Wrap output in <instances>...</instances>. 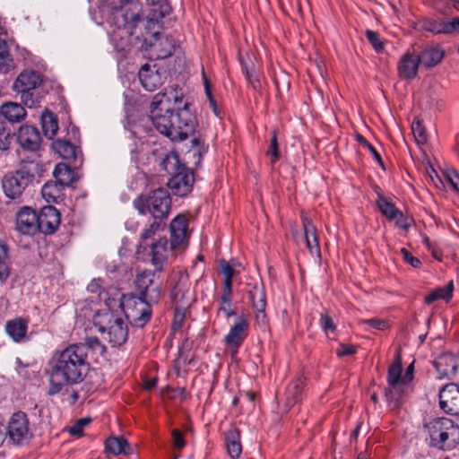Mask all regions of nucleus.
I'll return each instance as SVG.
<instances>
[{"label":"nucleus","mask_w":459,"mask_h":459,"mask_svg":"<svg viewBox=\"0 0 459 459\" xmlns=\"http://www.w3.org/2000/svg\"><path fill=\"white\" fill-rule=\"evenodd\" d=\"M182 93L172 87L156 94L150 105L149 118L154 127L172 141H183L195 133L197 121L188 103L183 108Z\"/></svg>","instance_id":"nucleus-1"},{"label":"nucleus","mask_w":459,"mask_h":459,"mask_svg":"<svg viewBox=\"0 0 459 459\" xmlns=\"http://www.w3.org/2000/svg\"><path fill=\"white\" fill-rule=\"evenodd\" d=\"M48 365V395L58 394L65 386L80 384L90 368V363L86 360L85 347L74 343L55 351Z\"/></svg>","instance_id":"nucleus-2"},{"label":"nucleus","mask_w":459,"mask_h":459,"mask_svg":"<svg viewBox=\"0 0 459 459\" xmlns=\"http://www.w3.org/2000/svg\"><path fill=\"white\" fill-rule=\"evenodd\" d=\"M103 8L109 13L108 24L117 29L146 28V16L139 0H103Z\"/></svg>","instance_id":"nucleus-3"},{"label":"nucleus","mask_w":459,"mask_h":459,"mask_svg":"<svg viewBox=\"0 0 459 459\" xmlns=\"http://www.w3.org/2000/svg\"><path fill=\"white\" fill-rule=\"evenodd\" d=\"M43 172V166L39 160H23L19 169L4 177L2 186L5 195L19 200L35 176H41Z\"/></svg>","instance_id":"nucleus-4"},{"label":"nucleus","mask_w":459,"mask_h":459,"mask_svg":"<svg viewBox=\"0 0 459 459\" xmlns=\"http://www.w3.org/2000/svg\"><path fill=\"white\" fill-rule=\"evenodd\" d=\"M429 437V446L442 451H450L459 443V427L448 418H436L424 424Z\"/></svg>","instance_id":"nucleus-5"},{"label":"nucleus","mask_w":459,"mask_h":459,"mask_svg":"<svg viewBox=\"0 0 459 459\" xmlns=\"http://www.w3.org/2000/svg\"><path fill=\"white\" fill-rule=\"evenodd\" d=\"M160 166L163 170L171 174L167 185L174 195L185 196L192 191L195 182L194 172L180 163L178 154L174 152L167 154L160 161Z\"/></svg>","instance_id":"nucleus-6"},{"label":"nucleus","mask_w":459,"mask_h":459,"mask_svg":"<svg viewBox=\"0 0 459 459\" xmlns=\"http://www.w3.org/2000/svg\"><path fill=\"white\" fill-rule=\"evenodd\" d=\"M133 205L142 215L150 214L152 219L166 221L171 209V198L168 190L157 188L147 195L137 196Z\"/></svg>","instance_id":"nucleus-7"},{"label":"nucleus","mask_w":459,"mask_h":459,"mask_svg":"<svg viewBox=\"0 0 459 459\" xmlns=\"http://www.w3.org/2000/svg\"><path fill=\"white\" fill-rule=\"evenodd\" d=\"M95 325L101 333H107L105 337L113 346L123 345L128 338V327L124 319L110 309L100 310L94 317Z\"/></svg>","instance_id":"nucleus-8"},{"label":"nucleus","mask_w":459,"mask_h":459,"mask_svg":"<svg viewBox=\"0 0 459 459\" xmlns=\"http://www.w3.org/2000/svg\"><path fill=\"white\" fill-rule=\"evenodd\" d=\"M141 48L151 58L163 59L173 55L178 45L165 30H144Z\"/></svg>","instance_id":"nucleus-9"},{"label":"nucleus","mask_w":459,"mask_h":459,"mask_svg":"<svg viewBox=\"0 0 459 459\" xmlns=\"http://www.w3.org/2000/svg\"><path fill=\"white\" fill-rule=\"evenodd\" d=\"M43 82V76L34 70H23L13 84V90L21 93L22 103L28 108H33L38 100L33 91L38 89Z\"/></svg>","instance_id":"nucleus-10"},{"label":"nucleus","mask_w":459,"mask_h":459,"mask_svg":"<svg viewBox=\"0 0 459 459\" xmlns=\"http://www.w3.org/2000/svg\"><path fill=\"white\" fill-rule=\"evenodd\" d=\"M157 271H144L137 275L135 286L139 292V299L151 306L158 304L162 296V282L159 281Z\"/></svg>","instance_id":"nucleus-11"},{"label":"nucleus","mask_w":459,"mask_h":459,"mask_svg":"<svg viewBox=\"0 0 459 459\" xmlns=\"http://www.w3.org/2000/svg\"><path fill=\"white\" fill-rule=\"evenodd\" d=\"M125 316L130 324L136 327H143L151 319L152 306L139 298H131L120 302Z\"/></svg>","instance_id":"nucleus-12"},{"label":"nucleus","mask_w":459,"mask_h":459,"mask_svg":"<svg viewBox=\"0 0 459 459\" xmlns=\"http://www.w3.org/2000/svg\"><path fill=\"white\" fill-rule=\"evenodd\" d=\"M8 441L16 446L28 444L32 437L27 415L22 411L12 415L6 430Z\"/></svg>","instance_id":"nucleus-13"},{"label":"nucleus","mask_w":459,"mask_h":459,"mask_svg":"<svg viewBox=\"0 0 459 459\" xmlns=\"http://www.w3.org/2000/svg\"><path fill=\"white\" fill-rule=\"evenodd\" d=\"M167 75V70L157 65L145 64L138 72L140 83L148 91H154L160 87L166 82Z\"/></svg>","instance_id":"nucleus-14"},{"label":"nucleus","mask_w":459,"mask_h":459,"mask_svg":"<svg viewBox=\"0 0 459 459\" xmlns=\"http://www.w3.org/2000/svg\"><path fill=\"white\" fill-rule=\"evenodd\" d=\"M170 299L174 307L187 309L192 301L190 295V281L188 276L179 273L178 279L170 291Z\"/></svg>","instance_id":"nucleus-15"},{"label":"nucleus","mask_w":459,"mask_h":459,"mask_svg":"<svg viewBox=\"0 0 459 459\" xmlns=\"http://www.w3.org/2000/svg\"><path fill=\"white\" fill-rule=\"evenodd\" d=\"M151 9L146 15V28L168 26L166 17L171 13V7L167 0H147Z\"/></svg>","instance_id":"nucleus-16"},{"label":"nucleus","mask_w":459,"mask_h":459,"mask_svg":"<svg viewBox=\"0 0 459 459\" xmlns=\"http://www.w3.org/2000/svg\"><path fill=\"white\" fill-rule=\"evenodd\" d=\"M377 205L382 213L389 221H394L397 227L407 230L411 226V220L404 216L394 204L384 195H379Z\"/></svg>","instance_id":"nucleus-17"},{"label":"nucleus","mask_w":459,"mask_h":459,"mask_svg":"<svg viewBox=\"0 0 459 459\" xmlns=\"http://www.w3.org/2000/svg\"><path fill=\"white\" fill-rule=\"evenodd\" d=\"M439 406L448 414L459 415V385L457 384H447L439 391Z\"/></svg>","instance_id":"nucleus-18"},{"label":"nucleus","mask_w":459,"mask_h":459,"mask_svg":"<svg viewBox=\"0 0 459 459\" xmlns=\"http://www.w3.org/2000/svg\"><path fill=\"white\" fill-rule=\"evenodd\" d=\"M61 221L60 213L54 206L48 205L41 208L38 214V231L45 235L53 234Z\"/></svg>","instance_id":"nucleus-19"},{"label":"nucleus","mask_w":459,"mask_h":459,"mask_svg":"<svg viewBox=\"0 0 459 459\" xmlns=\"http://www.w3.org/2000/svg\"><path fill=\"white\" fill-rule=\"evenodd\" d=\"M16 229L25 235H34L38 232V214L30 207L24 206L16 215Z\"/></svg>","instance_id":"nucleus-20"},{"label":"nucleus","mask_w":459,"mask_h":459,"mask_svg":"<svg viewBox=\"0 0 459 459\" xmlns=\"http://www.w3.org/2000/svg\"><path fill=\"white\" fill-rule=\"evenodd\" d=\"M17 141L23 150L36 152L40 147L41 136L38 128L25 125L19 128Z\"/></svg>","instance_id":"nucleus-21"},{"label":"nucleus","mask_w":459,"mask_h":459,"mask_svg":"<svg viewBox=\"0 0 459 459\" xmlns=\"http://www.w3.org/2000/svg\"><path fill=\"white\" fill-rule=\"evenodd\" d=\"M188 221L185 215L178 214L170 222V249L181 247L188 238Z\"/></svg>","instance_id":"nucleus-22"},{"label":"nucleus","mask_w":459,"mask_h":459,"mask_svg":"<svg viewBox=\"0 0 459 459\" xmlns=\"http://www.w3.org/2000/svg\"><path fill=\"white\" fill-rule=\"evenodd\" d=\"M247 322L245 318H238L231 326L230 333L224 337V342L232 349V356L238 352V349L247 337Z\"/></svg>","instance_id":"nucleus-23"},{"label":"nucleus","mask_w":459,"mask_h":459,"mask_svg":"<svg viewBox=\"0 0 459 459\" xmlns=\"http://www.w3.org/2000/svg\"><path fill=\"white\" fill-rule=\"evenodd\" d=\"M420 63L415 51H407L398 63V73L401 78L412 80L418 74Z\"/></svg>","instance_id":"nucleus-24"},{"label":"nucleus","mask_w":459,"mask_h":459,"mask_svg":"<svg viewBox=\"0 0 459 459\" xmlns=\"http://www.w3.org/2000/svg\"><path fill=\"white\" fill-rule=\"evenodd\" d=\"M53 150L65 160H73L74 167L78 168L82 163V152L69 141L57 139L52 143Z\"/></svg>","instance_id":"nucleus-25"},{"label":"nucleus","mask_w":459,"mask_h":459,"mask_svg":"<svg viewBox=\"0 0 459 459\" xmlns=\"http://www.w3.org/2000/svg\"><path fill=\"white\" fill-rule=\"evenodd\" d=\"M168 239L160 238L151 245V262L155 266V271L161 273L163 264L166 263L169 252Z\"/></svg>","instance_id":"nucleus-26"},{"label":"nucleus","mask_w":459,"mask_h":459,"mask_svg":"<svg viewBox=\"0 0 459 459\" xmlns=\"http://www.w3.org/2000/svg\"><path fill=\"white\" fill-rule=\"evenodd\" d=\"M459 366L458 359L452 353H446L437 357L434 361V367L439 374V377L452 378L456 375Z\"/></svg>","instance_id":"nucleus-27"},{"label":"nucleus","mask_w":459,"mask_h":459,"mask_svg":"<svg viewBox=\"0 0 459 459\" xmlns=\"http://www.w3.org/2000/svg\"><path fill=\"white\" fill-rule=\"evenodd\" d=\"M417 56L420 65L426 68H431L441 63L445 56V51L438 46H427Z\"/></svg>","instance_id":"nucleus-28"},{"label":"nucleus","mask_w":459,"mask_h":459,"mask_svg":"<svg viewBox=\"0 0 459 459\" xmlns=\"http://www.w3.org/2000/svg\"><path fill=\"white\" fill-rule=\"evenodd\" d=\"M28 323V320L22 317L8 320L5 324V332L13 341L21 342L27 338Z\"/></svg>","instance_id":"nucleus-29"},{"label":"nucleus","mask_w":459,"mask_h":459,"mask_svg":"<svg viewBox=\"0 0 459 459\" xmlns=\"http://www.w3.org/2000/svg\"><path fill=\"white\" fill-rule=\"evenodd\" d=\"M225 444L228 455L231 459H238L242 453L240 430L234 425L225 432Z\"/></svg>","instance_id":"nucleus-30"},{"label":"nucleus","mask_w":459,"mask_h":459,"mask_svg":"<svg viewBox=\"0 0 459 459\" xmlns=\"http://www.w3.org/2000/svg\"><path fill=\"white\" fill-rule=\"evenodd\" d=\"M249 298L255 310L256 320L264 322L266 316V299L263 286L255 285L252 290H249Z\"/></svg>","instance_id":"nucleus-31"},{"label":"nucleus","mask_w":459,"mask_h":459,"mask_svg":"<svg viewBox=\"0 0 459 459\" xmlns=\"http://www.w3.org/2000/svg\"><path fill=\"white\" fill-rule=\"evenodd\" d=\"M0 114L10 123H19L26 117V110L17 102H5L0 107Z\"/></svg>","instance_id":"nucleus-32"},{"label":"nucleus","mask_w":459,"mask_h":459,"mask_svg":"<svg viewBox=\"0 0 459 459\" xmlns=\"http://www.w3.org/2000/svg\"><path fill=\"white\" fill-rule=\"evenodd\" d=\"M165 228L166 221L158 219H152V222L146 224L140 234V241L137 247V253L144 251L146 249V247L144 246L145 242L148 239L153 238L156 233L164 230Z\"/></svg>","instance_id":"nucleus-33"},{"label":"nucleus","mask_w":459,"mask_h":459,"mask_svg":"<svg viewBox=\"0 0 459 459\" xmlns=\"http://www.w3.org/2000/svg\"><path fill=\"white\" fill-rule=\"evenodd\" d=\"M53 176L56 178V184L62 188L68 186L75 180L74 170L65 163H58L56 165Z\"/></svg>","instance_id":"nucleus-34"},{"label":"nucleus","mask_w":459,"mask_h":459,"mask_svg":"<svg viewBox=\"0 0 459 459\" xmlns=\"http://www.w3.org/2000/svg\"><path fill=\"white\" fill-rule=\"evenodd\" d=\"M304 386V377H298L289 384L285 392L286 405L292 407L302 398V390Z\"/></svg>","instance_id":"nucleus-35"},{"label":"nucleus","mask_w":459,"mask_h":459,"mask_svg":"<svg viewBox=\"0 0 459 459\" xmlns=\"http://www.w3.org/2000/svg\"><path fill=\"white\" fill-rule=\"evenodd\" d=\"M302 225L304 229L307 247L308 248L311 254H319L320 247L317 240L316 227L314 226L311 220H309L308 218H303Z\"/></svg>","instance_id":"nucleus-36"},{"label":"nucleus","mask_w":459,"mask_h":459,"mask_svg":"<svg viewBox=\"0 0 459 459\" xmlns=\"http://www.w3.org/2000/svg\"><path fill=\"white\" fill-rule=\"evenodd\" d=\"M105 448L108 452L118 455H129L132 453V449L123 437H111L105 442Z\"/></svg>","instance_id":"nucleus-37"},{"label":"nucleus","mask_w":459,"mask_h":459,"mask_svg":"<svg viewBox=\"0 0 459 459\" xmlns=\"http://www.w3.org/2000/svg\"><path fill=\"white\" fill-rule=\"evenodd\" d=\"M232 289H222L220 296L218 313H222L226 318L236 316V307L232 303Z\"/></svg>","instance_id":"nucleus-38"},{"label":"nucleus","mask_w":459,"mask_h":459,"mask_svg":"<svg viewBox=\"0 0 459 459\" xmlns=\"http://www.w3.org/2000/svg\"><path fill=\"white\" fill-rule=\"evenodd\" d=\"M407 385L408 384H403V382L388 385V388L385 391V396L387 402L393 403L394 406H398L401 403L402 398L407 392Z\"/></svg>","instance_id":"nucleus-39"},{"label":"nucleus","mask_w":459,"mask_h":459,"mask_svg":"<svg viewBox=\"0 0 459 459\" xmlns=\"http://www.w3.org/2000/svg\"><path fill=\"white\" fill-rule=\"evenodd\" d=\"M454 282L450 281L446 286L439 287L433 290L429 295L425 297V303L431 304L437 299L449 300L453 296Z\"/></svg>","instance_id":"nucleus-40"},{"label":"nucleus","mask_w":459,"mask_h":459,"mask_svg":"<svg viewBox=\"0 0 459 459\" xmlns=\"http://www.w3.org/2000/svg\"><path fill=\"white\" fill-rule=\"evenodd\" d=\"M41 125L44 134L52 139L58 129V123L56 116L51 112L44 113L41 117Z\"/></svg>","instance_id":"nucleus-41"},{"label":"nucleus","mask_w":459,"mask_h":459,"mask_svg":"<svg viewBox=\"0 0 459 459\" xmlns=\"http://www.w3.org/2000/svg\"><path fill=\"white\" fill-rule=\"evenodd\" d=\"M85 347L86 360H88V351H91L98 355H103L106 352V347L97 337H87L84 342L75 343Z\"/></svg>","instance_id":"nucleus-42"},{"label":"nucleus","mask_w":459,"mask_h":459,"mask_svg":"<svg viewBox=\"0 0 459 459\" xmlns=\"http://www.w3.org/2000/svg\"><path fill=\"white\" fill-rule=\"evenodd\" d=\"M402 360L400 355H397L393 362V364L388 368L387 373V383L388 385H394L396 383L402 382Z\"/></svg>","instance_id":"nucleus-43"},{"label":"nucleus","mask_w":459,"mask_h":459,"mask_svg":"<svg viewBox=\"0 0 459 459\" xmlns=\"http://www.w3.org/2000/svg\"><path fill=\"white\" fill-rule=\"evenodd\" d=\"M459 27V17H455L449 21H437L434 19H426L423 29H456Z\"/></svg>","instance_id":"nucleus-44"},{"label":"nucleus","mask_w":459,"mask_h":459,"mask_svg":"<svg viewBox=\"0 0 459 459\" xmlns=\"http://www.w3.org/2000/svg\"><path fill=\"white\" fill-rule=\"evenodd\" d=\"M13 60L10 57L4 39H0V72L8 73L12 67Z\"/></svg>","instance_id":"nucleus-45"},{"label":"nucleus","mask_w":459,"mask_h":459,"mask_svg":"<svg viewBox=\"0 0 459 459\" xmlns=\"http://www.w3.org/2000/svg\"><path fill=\"white\" fill-rule=\"evenodd\" d=\"M7 247L0 242V283H4L10 276V268L6 263Z\"/></svg>","instance_id":"nucleus-46"},{"label":"nucleus","mask_w":459,"mask_h":459,"mask_svg":"<svg viewBox=\"0 0 459 459\" xmlns=\"http://www.w3.org/2000/svg\"><path fill=\"white\" fill-rule=\"evenodd\" d=\"M219 264L221 272L224 275L222 289H232V279L235 273L233 267L225 260H221Z\"/></svg>","instance_id":"nucleus-47"},{"label":"nucleus","mask_w":459,"mask_h":459,"mask_svg":"<svg viewBox=\"0 0 459 459\" xmlns=\"http://www.w3.org/2000/svg\"><path fill=\"white\" fill-rule=\"evenodd\" d=\"M366 37L377 53H383L386 40L383 39L377 30H366Z\"/></svg>","instance_id":"nucleus-48"},{"label":"nucleus","mask_w":459,"mask_h":459,"mask_svg":"<svg viewBox=\"0 0 459 459\" xmlns=\"http://www.w3.org/2000/svg\"><path fill=\"white\" fill-rule=\"evenodd\" d=\"M267 156L271 159V163L274 164L280 159V152L278 147L277 134L276 131H273V135L270 141V145L266 152Z\"/></svg>","instance_id":"nucleus-49"},{"label":"nucleus","mask_w":459,"mask_h":459,"mask_svg":"<svg viewBox=\"0 0 459 459\" xmlns=\"http://www.w3.org/2000/svg\"><path fill=\"white\" fill-rule=\"evenodd\" d=\"M124 36H126L127 39L126 42H121V43L117 44V47L122 50L126 49L127 47H129L131 45V42H129V41H130V38L133 36V31L127 30H113V33L110 35L111 39L113 41H116L118 37H120L121 39H123Z\"/></svg>","instance_id":"nucleus-50"},{"label":"nucleus","mask_w":459,"mask_h":459,"mask_svg":"<svg viewBox=\"0 0 459 459\" xmlns=\"http://www.w3.org/2000/svg\"><path fill=\"white\" fill-rule=\"evenodd\" d=\"M356 140H357V141H358V142H359L362 146H364L365 148H367V149H368V151H369V152L372 153V155H373V157H374L375 160H376V161H377V163H378V164H379L383 169H385L383 160H382V158H381L380 154H379V153L377 152V150L373 147V145H372L371 143H369L366 140V138H365L363 135H361V134H357V135H356Z\"/></svg>","instance_id":"nucleus-51"},{"label":"nucleus","mask_w":459,"mask_h":459,"mask_svg":"<svg viewBox=\"0 0 459 459\" xmlns=\"http://www.w3.org/2000/svg\"><path fill=\"white\" fill-rule=\"evenodd\" d=\"M11 141L10 130L0 121V150L7 151L10 148Z\"/></svg>","instance_id":"nucleus-52"},{"label":"nucleus","mask_w":459,"mask_h":459,"mask_svg":"<svg viewBox=\"0 0 459 459\" xmlns=\"http://www.w3.org/2000/svg\"><path fill=\"white\" fill-rule=\"evenodd\" d=\"M412 134L419 143H424L427 141V134L420 121H413L411 124Z\"/></svg>","instance_id":"nucleus-53"},{"label":"nucleus","mask_w":459,"mask_h":459,"mask_svg":"<svg viewBox=\"0 0 459 459\" xmlns=\"http://www.w3.org/2000/svg\"><path fill=\"white\" fill-rule=\"evenodd\" d=\"M360 324L367 325L372 328L384 331L389 327V321L385 319L370 318L361 320Z\"/></svg>","instance_id":"nucleus-54"},{"label":"nucleus","mask_w":459,"mask_h":459,"mask_svg":"<svg viewBox=\"0 0 459 459\" xmlns=\"http://www.w3.org/2000/svg\"><path fill=\"white\" fill-rule=\"evenodd\" d=\"M61 188L62 187L56 183H46L43 186L41 192L44 197L48 196L55 199L56 194H57Z\"/></svg>","instance_id":"nucleus-55"},{"label":"nucleus","mask_w":459,"mask_h":459,"mask_svg":"<svg viewBox=\"0 0 459 459\" xmlns=\"http://www.w3.org/2000/svg\"><path fill=\"white\" fill-rule=\"evenodd\" d=\"M186 310L187 309H181L180 307H174L173 330H178L181 327Z\"/></svg>","instance_id":"nucleus-56"},{"label":"nucleus","mask_w":459,"mask_h":459,"mask_svg":"<svg viewBox=\"0 0 459 459\" xmlns=\"http://www.w3.org/2000/svg\"><path fill=\"white\" fill-rule=\"evenodd\" d=\"M91 422L89 418H82L77 420V422L70 428L69 432L74 436H82V430L85 426Z\"/></svg>","instance_id":"nucleus-57"},{"label":"nucleus","mask_w":459,"mask_h":459,"mask_svg":"<svg viewBox=\"0 0 459 459\" xmlns=\"http://www.w3.org/2000/svg\"><path fill=\"white\" fill-rule=\"evenodd\" d=\"M320 325L325 332H333L335 330V325L328 314L321 315Z\"/></svg>","instance_id":"nucleus-58"},{"label":"nucleus","mask_w":459,"mask_h":459,"mask_svg":"<svg viewBox=\"0 0 459 459\" xmlns=\"http://www.w3.org/2000/svg\"><path fill=\"white\" fill-rule=\"evenodd\" d=\"M172 443L178 449H182L186 445L182 432L177 429L172 430Z\"/></svg>","instance_id":"nucleus-59"},{"label":"nucleus","mask_w":459,"mask_h":459,"mask_svg":"<svg viewBox=\"0 0 459 459\" xmlns=\"http://www.w3.org/2000/svg\"><path fill=\"white\" fill-rule=\"evenodd\" d=\"M401 254L403 255V260L410 264L412 267L417 268L421 264L420 259L413 256L411 252H409L406 248L401 249Z\"/></svg>","instance_id":"nucleus-60"},{"label":"nucleus","mask_w":459,"mask_h":459,"mask_svg":"<svg viewBox=\"0 0 459 459\" xmlns=\"http://www.w3.org/2000/svg\"><path fill=\"white\" fill-rule=\"evenodd\" d=\"M446 178L453 188L459 192V173L455 169H451L446 173Z\"/></svg>","instance_id":"nucleus-61"},{"label":"nucleus","mask_w":459,"mask_h":459,"mask_svg":"<svg viewBox=\"0 0 459 459\" xmlns=\"http://www.w3.org/2000/svg\"><path fill=\"white\" fill-rule=\"evenodd\" d=\"M357 351V347L352 344H341L337 350V355L339 357L353 355Z\"/></svg>","instance_id":"nucleus-62"},{"label":"nucleus","mask_w":459,"mask_h":459,"mask_svg":"<svg viewBox=\"0 0 459 459\" xmlns=\"http://www.w3.org/2000/svg\"><path fill=\"white\" fill-rule=\"evenodd\" d=\"M413 370H414V363L412 362L407 367L404 375H403L402 382L403 384H409L411 382V380L413 378Z\"/></svg>","instance_id":"nucleus-63"},{"label":"nucleus","mask_w":459,"mask_h":459,"mask_svg":"<svg viewBox=\"0 0 459 459\" xmlns=\"http://www.w3.org/2000/svg\"><path fill=\"white\" fill-rule=\"evenodd\" d=\"M246 74L250 84L255 90L260 84L258 79L255 76H254V74L250 73L248 70L246 71Z\"/></svg>","instance_id":"nucleus-64"}]
</instances>
